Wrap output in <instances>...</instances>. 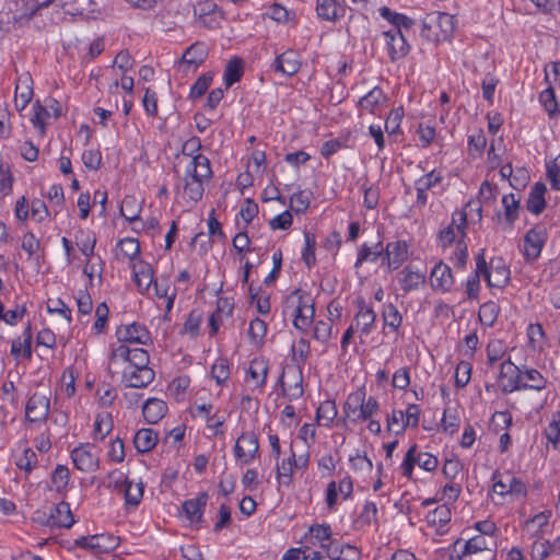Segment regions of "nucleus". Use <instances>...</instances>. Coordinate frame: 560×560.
Listing matches in <instances>:
<instances>
[{
  "mask_svg": "<svg viewBox=\"0 0 560 560\" xmlns=\"http://www.w3.org/2000/svg\"><path fill=\"white\" fill-rule=\"evenodd\" d=\"M539 101L550 117H553L559 113L555 90L551 86L540 93Z\"/></svg>",
  "mask_w": 560,
  "mask_h": 560,
  "instance_id": "49530a36",
  "label": "nucleus"
},
{
  "mask_svg": "<svg viewBox=\"0 0 560 560\" xmlns=\"http://www.w3.org/2000/svg\"><path fill=\"white\" fill-rule=\"evenodd\" d=\"M471 374V364L466 361H460L455 371V386L457 388L465 387L469 380Z\"/></svg>",
  "mask_w": 560,
  "mask_h": 560,
  "instance_id": "864d4df0",
  "label": "nucleus"
},
{
  "mask_svg": "<svg viewBox=\"0 0 560 560\" xmlns=\"http://www.w3.org/2000/svg\"><path fill=\"white\" fill-rule=\"evenodd\" d=\"M105 487L114 490H130L132 482L128 480V477L119 470H114L107 476Z\"/></svg>",
  "mask_w": 560,
  "mask_h": 560,
  "instance_id": "ea45409f",
  "label": "nucleus"
},
{
  "mask_svg": "<svg viewBox=\"0 0 560 560\" xmlns=\"http://www.w3.org/2000/svg\"><path fill=\"white\" fill-rule=\"evenodd\" d=\"M420 407L416 404H410L407 407L405 415V422L395 431L396 435L402 434L407 427L416 428L419 424Z\"/></svg>",
  "mask_w": 560,
  "mask_h": 560,
  "instance_id": "a19ab883",
  "label": "nucleus"
},
{
  "mask_svg": "<svg viewBox=\"0 0 560 560\" xmlns=\"http://www.w3.org/2000/svg\"><path fill=\"white\" fill-rule=\"evenodd\" d=\"M113 427V417L109 412L97 413L93 430L94 439L104 440L110 433Z\"/></svg>",
  "mask_w": 560,
  "mask_h": 560,
  "instance_id": "72a5a7b5",
  "label": "nucleus"
},
{
  "mask_svg": "<svg viewBox=\"0 0 560 560\" xmlns=\"http://www.w3.org/2000/svg\"><path fill=\"white\" fill-rule=\"evenodd\" d=\"M166 411V404L158 398H149L142 407L143 417L151 424L158 423L165 416Z\"/></svg>",
  "mask_w": 560,
  "mask_h": 560,
  "instance_id": "aec40b11",
  "label": "nucleus"
},
{
  "mask_svg": "<svg viewBox=\"0 0 560 560\" xmlns=\"http://www.w3.org/2000/svg\"><path fill=\"white\" fill-rule=\"evenodd\" d=\"M337 416V407L335 401L332 400H325L323 401L316 411V420L319 421L320 419L326 420L327 423L325 425H329L334 419Z\"/></svg>",
  "mask_w": 560,
  "mask_h": 560,
  "instance_id": "09e8293b",
  "label": "nucleus"
},
{
  "mask_svg": "<svg viewBox=\"0 0 560 560\" xmlns=\"http://www.w3.org/2000/svg\"><path fill=\"white\" fill-rule=\"evenodd\" d=\"M331 536V528L328 524H315L308 528L307 534L304 536V542L316 546L322 541L329 540Z\"/></svg>",
  "mask_w": 560,
  "mask_h": 560,
  "instance_id": "bb28decb",
  "label": "nucleus"
},
{
  "mask_svg": "<svg viewBox=\"0 0 560 560\" xmlns=\"http://www.w3.org/2000/svg\"><path fill=\"white\" fill-rule=\"evenodd\" d=\"M490 550L489 544L482 535L470 537L464 545V550L460 555L451 556V560H464L467 555L476 553L479 551Z\"/></svg>",
  "mask_w": 560,
  "mask_h": 560,
  "instance_id": "cd10ccee",
  "label": "nucleus"
},
{
  "mask_svg": "<svg viewBox=\"0 0 560 560\" xmlns=\"http://www.w3.org/2000/svg\"><path fill=\"white\" fill-rule=\"evenodd\" d=\"M84 166L92 171H97L102 164V154L98 150H86L82 153Z\"/></svg>",
  "mask_w": 560,
  "mask_h": 560,
  "instance_id": "e2e57ef3",
  "label": "nucleus"
},
{
  "mask_svg": "<svg viewBox=\"0 0 560 560\" xmlns=\"http://www.w3.org/2000/svg\"><path fill=\"white\" fill-rule=\"evenodd\" d=\"M259 450L258 439L255 433H243L236 441L234 453L237 459L244 464H248L254 459Z\"/></svg>",
  "mask_w": 560,
  "mask_h": 560,
  "instance_id": "0eeeda50",
  "label": "nucleus"
},
{
  "mask_svg": "<svg viewBox=\"0 0 560 560\" xmlns=\"http://www.w3.org/2000/svg\"><path fill=\"white\" fill-rule=\"evenodd\" d=\"M202 320V314L201 312L197 310H192L183 327L184 332H188L190 336L195 337L199 332V326Z\"/></svg>",
  "mask_w": 560,
  "mask_h": 560,
  "instance_id": "4d7b16f0",
  "label": "nucleus"
},
{
  "mask_svg": "<svg viewBox=\"0 0 560 560\" xmlns=\"http://www.w3.org/2000/svg\"><path fill=\"white\" fill-rule=\"evenodd\" d=\"M222 20V12L218 9L211 13L202 15L197 19V22L200 26L214 30L220 26V22Z\"/></svg>",
  "mask_w": 560,
  "mask_h": 560,
  "instance_id": "338daca9",
  "label": "nucleus"
},
{
  "mask_svg": "<svg viewBox=\"0 0 560 560\" xmlns=\"http://www.w3.org/2000/svg\"><path fill=\"white\" fill-rule=\"evenodd\" d=\"M115 335L120 342L148 345L151 341L150 331L139 323L121 325L117 327Z\"/></svg>",
  "mask_w": 560,
  "mask_h": 560,
  "instance_id": "39448f33",
  "label": "nucleus"
},
{
  "mask_svg": "<svg viewBox=\"0 0 560 560\" xmlns=\"http://www.w3.org/2000/svg\"><path fill=\"white\" fill-rule=\"evenodd\" d=\"M90 551L94 555L107 553L118 546V537L109 534L91 536Z\"/></svg>",
  "mask_w": 560,
  "mask_h": 560,
  "instance_id": "4be33fe9",
  "label": "nucleus"
},
{
  "mask_svg": "<svg viewBox=\"0 0 560 560\" xmlns=\"http://www.w3.org/2000/svg\"><path fill=\"white\" fill-rule=\"evenodd\" d=\"M49 411V399L46 396L34 394L25 407V418L30 422L46 420Z\"/></svg>",
  "mask_w": 560,
  "mask_h": 560,
  "instance_id": "6e6552de",
  "label": "nucleus"
},
{
  "mask_svg": "<svg viewBox=\"0 0 560 560\" xmlns=\"http://www.w3.org/2000/svg\"><path fill=\"white\" fill-rule=\"evenodd\" d=\"M547 188L544 183H536L529 192L528 199L526 201V208L529 212L534 214H540L545 207H546V200H545V192Z\"/></svg>",
  "mask_w": 560,
  "mask_h": 560,
  "instance_id": "412c9836",
  "label": "nucleus"
},
{
  "mask_svg": "<svg viewBox=\"0 0 560 560\" xmlns=\"http://www.w3.org/2000/svg\"><path fill=\"white\" fill-rule=\"evenodd\" d=\"M117 247L119 248V252L122 255V257H126L130 260L135 259L137 256L140 255V244L136 238L126 237L124 240H120L117 244Z\"/></svg>",
  "mask_w": 560,
  "mask_h": 560,
  "instance_id": "79ce46f5",
  "label": "nucleus"
},
{
  "mask_svg": "<svg viewBox=\"0 0 560 560\" xmlns=\"http://www.w3.org/2000/svg\"><path fill=\"white\" fill-rule=\"evenodd\" d=\"M355 305L358 307V312L355 314V323L361 327V332L364 335H369L373 328V325L376 319V314L372 307L368 306L364 299L362 296L357 298Z\"/></svg>",
  "mask_w": 560,
  "mask_h": 560,
  "instance_id": "ddd939ff",
  "label": "nucleus"
},
{
  "mask_svg": "<svg viewBox=\"0 0 560 560\" xmlns=\"http://www.w3.org/2000/svg\"><path fill=\"white\" fill-rule=\"evenodd\" d=\"M133 279L141 292L149 290L152 283H154L153 269L149 264L141 262L137 269L133 266Z\"/></svg>",
  "mask_w": 560,
  "mask_h": 560,
  "instance_id": "a878e982",
  "label": "nucleus"
},
{
  "mask_svg": "<svg viewBox=\"0 0 560 560\" xmlns=\"http://www.w3.org/2000/svg\"><path fill=\"white\" fill-rule=\"evenodd\" d=\"M155 373L152 369L133 368L131 371H124L122 382L129 388H144L154 381Z\"/></svg>",
  "mask_w": 560,
  "mask_h": 560,
  "instance_id": "1a4fd4ad",
  "label": "nucleus"
},
{
  "mask_svg": "<svg viewBox=\"0 0 560 560\" xmlns=\"http://www.w3.org/2000/svg\"><path fill=\"white\" fill-rule=\"evenodd\" d=\"M378 11L382 18L394 25V28L401 31V27H404L409 30L415 24L412 19L408 18L407 15L394 12L388 7H381Z\"/></svg>",
  "mask_w": 560,
  "mask_h": 560,
  "instance_id": "2f4dec72",
  "label": "nucleus"
},
{
  "mask_svg": "<svg viewBox=\"0 0 560 560\" xmlns=\"http://www.w3.org/2000/svg\"><path fill=\"white\" fill-rule=\"evenodd\" d=\"M365 392L363 389H359L348 396L347 401L345 402L343 406L347 416L360 412V402H363Z\"/></svg>",
  "mask_w": 560,
  "mask_h": 560,
  "instance_id": "6e6d98bb",
  "label": "nucleus"
},
{
  "mask_svg": "<svg viewBox=\"0 0 560 560\" xmlns=\"http://www.w3.org/2000/svg\"><path fill=\"white\" fill-rule=\"evenodd\" d=\"M399 283L405 293L417 290L425 282V276L419 271H412L406 267L400 272Z\"/></svg>",
  "mask_w": 560,
  "mask_h": 560,
  "instance_id": "393cba45",
  "label": "nucleus"
},
{
  "mask_svg": "<svg viewBox=\"0 0 560 560\" xmlns=\"http://www.w3.org/2000/svg\"><path fill=\"white\" fill-rule=\"evenodd\" d=\"M451 509L446 504L436 506L430 511L425 518L429 526L434 527L438 533L443 534L442 528L451 521Z\"/></svg>",
  "mask_w": 560,
  "mask_h": 560,
  "instance_id": "5701e85b",
  "label": "nucleus"
},
{
  "mask_svg": "<svg viewBox=\"0 0 560 560\" xmlns=\"http://www.w3.org/2000/svg\"><path fill=\"white\" fill-rule=\"evenodd\" d=\"M547 229L542 224H537L528 230L524 236V258L526 261H535L541 253L547 241Z\"/></svg>",
  "mask_w": 560,
  "mask_h": 560,
  "instance_id": "7ed1b4c3",
  "label": "nucleus"
},
{
  "mask_svg": "<svg viewBox=\"0 0 560 560\" xmlns=\"http://www.w3.org/2000/svg\"><path fill=\"white\" fill-rule=\"evenodd\" d=\"M212 80L213 73L207 72L201 74L190 88L189 97L191 100L201 97L209 89Z\"/></svg>",
  "mask_w": 560,
  "mask_h": 560,
  "instance_id": "37998d69",
  "label": "nucleus"
},
{
  "mask_svg": "<svg viewBox=\"0 0 560 560\" xmlns=\"http://www.w3.org/2000/svg\"><path fill=\"white\" fill-rule=\"evenodd\" d=\"M266 332H267V324L262 319L256 317L253 320H250L249 328H248V337H249L252 343L257 345V343L261 342Z\"/></svg>",
  "mask_w": 560,
  "mask_h": 560,
  "instance_id": "de8ad7c7",
  "label": "nucleus"
},
{
  "mask_svg": "<svg viewBox=\"0 0 560 560\" xmlns=\"http://www.w3.org/2000/svg\"><path fill=\"white\" fill-rule=\"evenodd\" d=\"M305 247L302 253V259L307 267H312L316 262L315 258V248H316V238L313 234L305 232Z\"/></svg>",
  "mask_w": 560,
  "mask_h": 560,
  "instance_id": "8fccbe9b",
  "label": "nucleus"
},
{
  "mask_svg": "<svg viewBox=\"0 0 560 560\" xmlns=\"http://www.w3.org/2000/svg\"><path fill=\"white\" fill-rule=\"evenodd\" d=\"M317 16L325 21L336 22L346 14V7L336 0H317Z\"/></svg>",
  "mask_w": 560,
  "mask_h": 560,
  "instance_id": "2eb2a0df",
  "label": "nucleus"
},
{
  "mask_svg": "<svg viewBox=\"0 0 560 560\" xmlns=\"http://www.w3.org/2000/svg\"><path fill=\"white\" fill-rule=\"evenodd\" d=\"M207 492H200L196 499L187 500L182 504L185 516L191 524L203 523V510L207 505Z\"/></svg>",
  "mask_w": 560,
  "mask_h": 560,
  "instance_id": "9d476101",
  "label": "nucleus"
},
{
  "mask_svg": "<svg viewBox=\"0 0 560 560\" xmlns=\"http://www.w3.org/2000/svg\"><path fill=\"white\" fill-rule=\"evenodd\" d=\"M545 435L548 442L552 443L553 447L557 448L560 443V412L552 416L551 422L545 430Z\"/></svg>",
  "mask_w": 560,
  "mask_h": 560,
  "instance_id": "603ef678",
  "label": "nucleus"
},
{
  "mask_svg": "<svg viewBox=\"0 0 560 560\" xmlns=\"http://www.w3.org/2000/svg\"><path fill=\"white\" fill-rule=\"evenodd\" d=\"M384 98L382 89L374 88L366 95L360 98L359 105L369 112H373L374 107Z\"/></svg>",
  "mask_w": 560,
  "mask_h": 560,
  "instance_id": "3c124183",
  "label": "nucleus"
},
{
  "mask_svg": "<svg viewBox=\"0 0 560 560\" xmlns=\"http://www.w3.org/2000/svg\"><path fill=\"white\" fill-rule=\"evenodd\" d=\"M295 295H298V305L295 307L293 325L296 329L306 331L315 314L314 303L310 295L301 294L299 289L291 294V296Z\"/></svg>",
  "mask_w": 560,
  "mask_h": 560,
  "instance_id": "20e7f679",
  "label": "nucleus"
},
{
  "mask_svg": "<svg viewBox=\"0 0 560 560\" xmlns=\"http://www.w3.org/2000/svg\"><path fill=\"white\" fill-rule=\"evenodd\" d=\"M243 75V61L238 57L232 58L224 70V83L226 88H231L234 83L238 82Z\"/></svg>",
  "mask_w": 560,
  "mask_h": 560,
  "instance_id": "473e14b6",
  "label": "nucleus"
},
{
  "mask_svg": "<svg viewBox=\"0 0 560 560\" xmlns=\"http://www.w3.org/2000/svg\"><path fill=\"white\" fill-rule=\"evenodd\" d=\"M310 197L304 191H298L290 199V208L296 213H304L310 207Z\"/></svg>",
  "mask_w": 560,
  "mask_h": 560,
  "instance_id": "13d9d810",
  "label": "nucleus"
},
{
  "mask_svg": "<svg viewBox=\"0 0 560 560\" xmlns=\"http://www.w3.org/2000/svg\"><path fill=\"white\" fill-rule=\"evenodd\" d=\"M109 308L105 302L100 303L95 310L96 320L94 328L97 332H103L108 319Z\"/></svg>",
  "mask_w": 560,
  "mask_h": 560,
  "instance_id": "69168bd1",
  "label": "nucleus"
},
{
  "mask_svg": "<svg viewBox=\"0 0 560 560\" xmlns=\"http://www.w3.org/2000/svg\"><path fill=\"white\" fill-rule=\"evenodd\" d=\"M490 282H487V284L490 288H499L502 289L505 285H508L510 281V269L505 265L504 260L499 258H492L490 260Z\"/></svg>",
  "mask_w": 560,
  "mask_h": 560,
  "instance_id": "f8f14e48",
  "label": "nucleus"
},
{
  "mask_svg": "<svg viewBox=\"0 0 560 560\" xmlns=\"http://www.w3.org/2000/svg\"><path fill=\"white\" fill-rule=\"evenodd\" d=\"M186 172L188 175L197 174L203 179H210L212 177L210 160L206 155L198 154L197 156H194V160H191L190 166L187 167Z\"/></svg>",
  "mask_w": 560,
  "mask_h": 560,
  "instance_id": "c756f323",
  "label": "nucleus"
},
{
  "mask_svg": "<svg viewBox=\"0 0 560 560\" xmlns=\"http://www.w3.org/2000/svg\"><path fill=\"white\" fill-rule=\"evenodd\" d=\"M231 523H232L231 508L228 504L222 503L218 511V521L215 522V524L213 526V530L215 533H220L222 529L230 526Z\"/></svg>",
  "mask_w": 560,
  "mask_h": 560,
  "instance_id": "bf43d9fd",
  "label": "nucleus"
},
{
  "mask_svg": "<svg viewBox=\"0 0 560 560\" xmlns=\"http://www.w3.org/2000/svg\"><path fill=\"white\" fill-rule=\"evenodd\" d=\"M408 246L405 241L390 242L384 248V260L388 270H396L407 259Z\"/></svg>",
  "mask_w": 560,
  "mask_h": 560,
  "instance_id": "9b49d317",
  "label": "nucleus"
},
{
  "mask_svg": "<svg viewBox=\"0 0 560 560\" xmlns=\"http://www.w3.org/2000/svg\"><path fill=\"white\" fill-rule=\"evenodd\" d=\"M248 375L256 380L259 375H261V378L258 383V386L261 387L266 384L267 375H268V364L262 359H254L250 361L249 368H248Z\"/></svg>",
  "mask_w": 560,
  "mask_h": 560,
  "instance_id": "c03bdc74",
  "label": "nucleus"
},
{
  "mask_svg": "<svg viewBox=\"0 0 560 560\" xmlns=\"http://www.w3.org/2000/svg\"><path fill=\"white\" fill-rule=\"evenodd\" d=\"M49 511L54 515V518H51L52 526L70 528L74 524V517L68 502L62 500L50 508Z\"/></svg>",
  "mask_w": 560,
  "mask_h": 560,
  "instance_id": "6ab92c4d",
  "label": "nucleus"
},
{
  "mask_svg": "<svg viewBox=\"0 0 560 560\" xmlns=\"http://www.w3.org/2000/svg\"><path fill=\"white\" fill-rule=\"evenodd\" d=\"M203 180L197 174L188 175L186 172L184 191L192 201H198L202 198L205 191Z\"/></svg>",
  "mask_w": 560,
  "mask_h": 560,
  "instance_id": "7c9ffc66",
  "label": "nucleus"
},
{
  "mask_svg": "<svg viewBox=\"0 0 560 560\" xmlns=\"http://www.w3.org/2000/svg\"><path fill=\"white\" fill-rule=\"evenodd\" d=\"M211 376L215 380L218 385H222L230 376L229 361L225 358L215 360L211 368Z\"/></svg>",
  "mask_w": 560,
  "mask_h": 560,
  "instance_id": "a18cd8bd",
  "label": "nucleus"
},
{
  "mask_svg": "<svg viewBox=\"0 0 560 560\" xmlns=\"http://www.w3.org/2000/svg\"><path fill=\"white\" fill-rule=\"evenodd\" d=\"M502 205L504 207V217L510 225H513L518 217L520 198L514 194L504 195L502 198Z\"/></svg>",
  "mask_w": 560,
  "mask_h": 560,
  "instance_id": "e433bc0d",
  "label": "nucleus"
},
{
  "mask_svg": "<svg viewBox=\"0 0 560 560\" xmlns=\"http://www.w3.org/2000/svg\"><path fill=\"white\" fill-rule=\"evenodd\" d=\"M499 315V306L494 302H487L483 303L478 313L479 320L481 324L491 327L494 322L497 320V317Z\"/></svg>",
  "mask_w": 560,
  "mask_h": 560,
  "instance_id": "58836bf2",
  "label": "nucleus"
},
{
  "mask_svg": "<svg viewBox=\"0 0 560 560\" xmlns=\"http://www.w3.org/2000/svg\"><path fill=\"white\" fill-rule=\"evenodd\" d=\"M430 20L440 30V32L435 34L436 40H446L452 37L455 28L453 15L444 12H438L430 14Z\"/></svg>",
  "mask_w": 560,
  "mask_h": 560,
  "instance_id": "a211bd4d",
  "label": "nucleus"
},
{
  "mask_svg": "<svg viewBox=\"0 0 560 560\" xmlns=\"http://www.w3.org/2000/svg\"><path fill=\"white\" fill-rule=\"evenodd\" d=\"M523 375L524 380L527 381L524 382V385H526V389H534L540 392L547 385V380L536 369L523 366Z\"/></svg>",
  "mask_w": 560,
  "mask_h": 560,
  "instance_id": "f704fd0d",
  "label": "nucleus"
},
{
  "mask_svg": "<svg viewBox=\"0 0 560 560\" xmlns=\"http://www.w3.org/2000/svg\"><path fill=\"white\" fill-rule=\"evenodd\" d=\"M158 433L149 428L137 431L133 438V444L139 453L150 452L158 443Z\"/></svg>",
  "mask_w": 560,
  "mask_h": 560,
  "instance_id": "b1692460",
  "label": "nucleus"
},
{
  "mask_svg": "<svg viewBox=\"0 0 560 560\" xmlns=\"http://www.w3.org/2000/svg\"><path fill=\"white\" fill-rule=\"evenodd\" d=\"M301 62L294 50H287L279 55L273 63L275 71L281 72L289 77L294 75L300 70Z\"/></svg>",
  "mask_w": 560,
  "mask_h": 560,
  "instance_id": "f3484780",
  "label": "nucleus"
},
{
  "mask_svg": "<svg viewBox=\"0 0 560 560\" xmlns=\"http://www.w3.org/2000/svg\"><path fill=\"white\" fill-rule=\"evenodd\" d=\"M69 469L66 466L58 465L51 476V480L56 490H62L69 481Z\"/></svg>",
  "mask_w": 560,
  "mask_h": 560,
  "instance_id": "0e129e2a",
  "label": "nucleus"
},
{
  "mask_svg": "<svg viewBox=\"0 0 560 560\" xmlns=\"http://www.w3.org/2000/svg\"><path fill=\"white\" fill-rule=\"evenodd\" d=\"M526 389V385H524V375L523 369H518L513 376L508 378V383L503 384L501 390L504 394H510L515 390Z\"/></svg>",
  "mask_w": 560,
  "mask_h": 560,
  "instance_id": "5fc2aeb1",
  "label": "nucleus"
},
{
  "mask_svg": "<svg viewBox=\"0 0 560 560\" xmlns=\"http://www.w3.org/2000/svg\"><path fill=\"white\" fill-rule=\"evenodd\" d=\"M149 361V353L144 349H133L129 359V362L132 365V368L139 369H150L148 366Z\"/></svg>",
  "mask_w": 560,
  "mask_h": 560,
  "instance_id": "774afa93",
  "label": "nucleus"
},
{
  "mask_svg": "<svg viewBox=\"0 0 560 560\" xmlns=\"http://www.w3.org/2000/svg\"><path fill=\"white\" fill-rule=\"evenodd\" d=\"M382 255H384V247L382 242L376 243L373 248L368 246L366 244H363L361 249L359 250L354 267L359 268L362 266L364 261L368 260L375 261Z\"/></svg>",
  "mask_w": 560,
  "mask_h": 560,
  "instance_id": "c9c22d12",
  "label": "nucleus"
},
{
  "mask_svg": "<svg viewBox=\"0 0 560 560\" xmlns=\"http://www.w3.org/2000/svg\"><path fill=\"white\" fill-rule=\"evenodd\" d=\"M71 458L74 467L81 471H93L98 464V459L84 445L73 448Z\"/></svg>",
  "mask_w": 560,
  "mask_h": 560,
  "instance_id": "dca6fc26",
  "label": "nucleus"
},
{
  "mask_svg": "<svg viewBox=\"0 0 560 560\" xmlns=\"http://www.w3.org/2000/svg\"><path fill=\"white\" fill-rule=\"evenodd\" d=\"M454 283L452 269L440 261L431 271V285L434 290L448 291Z\"/></svg>",
  "mask_w": 560,
  "mask_h": 560,
  "instance_id": "4468645a",
  "label": "nucleus"
},
{
  "mask_svg": "<svg viewBox=\"0 0 560 560\" xmlns=\"http://www.w3.org/2000/svg\"><path fill=\"white\" fill-rule=\"evenodd\" d=\"M378 411V402L377 400L370 396L366 400L363 398V402H360V412L357 416V419L368 420L374 413Z\"/></svg>",
  "mask_w": 560,
  "mask_h": 560,
  "instance_id": "052dcab7",
  "label": "nucleus"
},
{
  "mask_svg": "<svg viewBox=\"0 0 560 560\" xmlns=\"http://www.w3.org/2000/svg\"><path fill=\"white\" fill-rule=\"evenodd\" d=\"M209 55V48L203 42H196L191 44L182 55V58L176 63L177 72L183 77H188L195 73L200 65H202Z\"/></svg>",
  "mask_w": 560,
  "mask_h": 560,
  "instance_id": "f03ea898",
  "label": "nucleus"
},
{
  "mask_svg": "<svg viewBox=\"0 0 560 560\" xmlns=\"http://www.w3.org/2000/svg\"><path fill=\"white\" fill-rule=\"evenodd\" d=\"M377 508L374 502H366L363 506L362 512L357 518V524L360 526L370 525L372 522L376 521Z\"/></svg>",
  "mask_w": 560,
  "mask_h": 560,
  "instance_id": "680f3d73",
  "label": "nucleus"
},
{
  "mask_svg": "<svg viewBox=\"0 0 560 560\" xmlns=\"http://www.w3.org/2000/svg\"><path fill=\"white\" fill-rule=\"evenodd\" d=\"M383 36L386 40L390 61L395 62L407 56L410 46L400 30L393 28L390 31H386L383 33Z\"/></svg>",
  "mask_w": 560,
  "mask_h": 560,
  "instance_id": "423d86ee",
  "label": "nucleus"
},
{
  "mask_svg": "<svg viewBox=\"0 0 560 560\" xmlns=\"http://www.w3.org/2000/svg\"><path fill=\"white\" fill-rule=\"evenodd\" d=\"M120 215L133 223L140 220L141 205L133 196H126L120 205Z\"/></svg>",
  "mask_w": 560,
  "mask_h": 560,
  "instance_id": "c85d7f7f",
  "label": "nucleus"
},
{
  "mask_svg": "<svg viewBox=\"0 0 560 560\" xmlns=\"http://www.w3.org/2000/svg\"><path fill=\"white\" fill-rule=\"evenodd\" d=\"M383 320L384 325L390 327L394 331H397L402 323V316L399 313L398 308L389 303L384 306L383 310Z\"/></svg>",
  "mask_w": 560,
  "mask_h": 560,
  "instance_id": "4c0bfd02",
  "label": "nucleus"
},
{
  "mask_svg": "<svg viewBox=\"0 0 560 560\" xmlns=\"http://www.w3.org/2000/svg\"><path fill=\"white\" fill-rule=\"evenodd\" d=\"M302 383L303 373L301 368L294 364H288L282 369L277 385L281 388V396L289 401H293L303 396L304 389Z\"/></svg>",
  "mask_w": 560,
  "mask_h": 560,
  "instance_id": "f257e3e1",
  "label": "nucleus"
}]
</instances>
